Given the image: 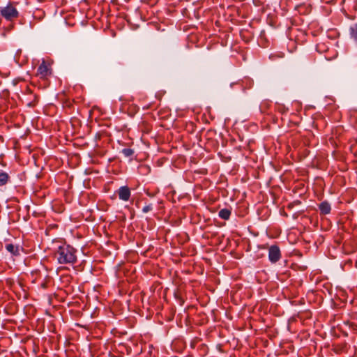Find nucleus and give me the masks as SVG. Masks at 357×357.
Wrapping results in <instances>:
<instances>
[{
	"label": "nucleus",
	"mask_w": 357,
	"mask_h": 357,
	"mask_svg": "<svg viewBox=\"0 0 357 357\" xmlns=\"http://www.w3.org/2000/svg\"><path fill=\"white\" fill-rule=\"evenodd\" d=\"M218 215L220 218L227 220L230 218L231 211L228 208H222L219 211Z\"/></svg>",
	"instance_id": "1a4fd4ad"
},
{
	"label": "nucleus",
	"mask_w": 357,
	"mask_h": 357,
	"mask_svg": "<svg viewBox=\"0 0 357 357\" xmlns=\"http://www.w3.org/2000/svg\"><path fill=\"white\" fill-rule=\"evenodd\" d=\"M278 110L281 112L282 114H284L287 112L288 108H287L285 106L280 105L278 106Z\"/></svg>",
	"instance_id": "ddd939ff"
},
{
	"label": "nucleus",
	"mask_w": 357,
	"mask_h": 357,
	"mask_svg": "<svg viewBox=\"0 0 357 357\" xmlns=\"http://www.w3.org/2000/svg\"><path fill=\"white\" fill-rule=\"evenodd\" d=\"M128 25H130V29L132 30H136L139 26L137 24H128Z\"/></svg>",
	"instance_id": "4468645a"
},
{
	"label": "nucleus",
	"mask_w": 357,
	"mask_h": 357,
	"mask_svg": "<svg viewBox=\"0 0 357 357\" xmlns=\"http://www.w3.org/2000/svg\"><path fill=\"white\" fill-rule=\"evenodd\" d=\"M112 36H115V33L113 32V31H112Z\"/></svg>",
	"instance_id": "f3484780"
},
{
	"label": "nucleus",
	"mask_w": 357,
	"mask_h": 357,
	"mask_svg": "<svg viewBox=\"0 0 357 357\" xmlns=\"http://www.w3.org/2000/svg\"><path fill=\"white\" fill-rule=\"evenodd\" d=\"M282 57V56H280V55H278V54H271L269 58L271 60H275L276 58H281Z\"/></svg>",
	"instance_id": "2eb2a0df"
},
{
	"label": "nucleus",
	"mask_w": 357,
	"mask_h": 357,
	"mask_svg": "<svg viewBox=\"0 0 357 357\" xmlns=\"http://www.w3.org/2000/svg\"><path fill=\"white\" fill-rule=\"evenodd\" d=\"M155 24V28L158 29V25L159 24Z\"/></svg>",
	"instance_id": "dca6fc26"
},
{
	"label": "nucleus",
	"mask_w": 357,
	"mask_h": 357,
	"mask_svg": "<svg viewBox=\"0 0 357 357\" xmlns=\"http://www.w3.org/2000/svg\"><path fill=\"white\" fill-rule=\"evenodd\" d=\"M319 208L320 210L321 213L324 215H327L330 213L331 211V205L327 202H321L319 206Z\"/></svg>",
	"instance_id": "6e6552de"
},
{
	"label": "nucleus",
	"mask_w": 357,
	"mask_h": 357,
	"mask_svg": "<svg viewBox=\"0 0 357 357\" xmlns=\"http://www.w3.org/2000/svg\"><path fill=\"white\" fill-rule=\"evenodd\" d=\"M121 152L126 158L131 157L134 154V151L128 148L123 149Z\"/></svg>",
	"instance_id": "9b49d317"
},
{
	"label": "nucleus",
	"mask_w": 357,
	"mask_h": 357,
	"mask_svg": "<svg viewBox=\"0 0 357 357\" xmlns=\"http://www.w3.org/2000/svg\"><path fill=\"white\" fill-rule=\"evenodd\" d=\"M217 24H218V27H220V23H218Z\"/></svg>",
	"instance_id": "a211bd4d"
},
{
	"label": "nucleus",
	"mask_w": 357,
	"mask_h": 357,
	"mask_svg": "<svg viewBox=\"0 0 357 357\" xmlns=\"http://www.w3.org/2000/svg\"><path fill=\"white\" fill-rule=\"evenodd\" d=\"M217 24H218V27H220V23H218Z\"/></svg>",
	"instance_id": "6ab92c4d"
},
{
	"label": "nucleus",
	"mask_w": 357,
	"mask_h": 357,
	"mask_svg": "<svg viewBox=\"0 0 357 357\" xmlns=\"http://www.w3.org/2000/svg\"><path fill=\"white\" fill-rule=\"evenodd\" d=\"M350 35L353 39L357 40V24H352L350 26Z\"/></svg>",
	"instance_id": "9d476101"
},
{
	"label": "nucleus",
	"mask_w": 357,
	"mask_h": 357,
	"mask_svg": "<svg viewBox=\"0 0 357 357\" xmlns=\"http://www.w3.org/2000/svg\"><path fill=\"white\" fill-rule=\"evenodd\" d=\"M119 197L121 200L127 202L130 197V190L128 186H121L117 191Z\"/></svg>",
	"instance_id": "39448f33"
},
{
	"label": "nucleus",
	"mask_w": 357,
	"mask_h": 357,
	"mask_svg": "<svg viewBox=\"0 0 357 357\" xmlns=\"http://www.w3.org/2000/svg\"><path fill=\"white\" fill-rule=\"evenodd\" d=\"M153 209V205L151 204H148L142 208V212L146 213Z\"/></svg>",
	"instance_id": "f8f14e48"
},
{
	"label": "nucleus",
	"mask_w": 357,
	"mask_h": 357,
	"mask_svg": "<svg viewBox=\"0 0 357 357\" xmlns=\"http://www.w3.org/2000/svg\"><path fill=\"white\" fill-rule=\"evenodd\" d=\"M37 72H38V74L41 76V77H45L50 74V68L46 65V63L44 61L38 66Z\"/></svg>",
	"instance_id": "423d86ee"
},
{
	"label": "nucleus",
	"mask_w": 357,
	"mask_h": 357,
	"mask_svg": "<svg viewBox=\"0 0 357 357\" xmlns=\"http://www.w3.org/2000/svg\"><path fill=\"white\" fill-rule=\"evenodd\" d=\"M281 257L280 250L277 245H271L268 249V259L272 263H276Z\"/></svg>",
	"instance_id": "7ed1b4c3"
},
{
	"label": "nucleus",
	"mask_w": 357,
	"mask_h": 357,
	"mask_svg": "<svg viewBox=\"0 0 357 357\" xmlns=\"http://www.w3.org/2000/svg\"><path fill=\"white\" fill-rule=\"evenodd\" d=\"M10 181V176L6 172L0 169V188L7 185Z\"/></svg>",
	"instance_id": "0eeeda50"
},
{
	"label": "nucleus",
	"mask_w": 357,
	"mask_h": 357,
	"mask_svg": "<svg viewBox=\"0 0 357 357\" xmlns=\"http://www.w3.org/2000/svg\"><path fill=\"white\" fill-rule=\"evenodd\" d=\"M5 249L10 252L13 256H19L21 252L23 251V248L17 244L6 243Z\"/></svg>",
	"instance_id": "20e7f679"
},
{
	"label": "nucleus",
	"mask_w": 357,
	"mask_h": 357,
	"mask_svg": "<svg viewBox=\"0 0 357 357\" xmlns=\"http://www.w3.org/2000/svg\"><path fill=\"white\" fill-rule=\"evenodd\" d=\"M77 250L70 245H60L55 252V257L60 264H73L77 260Z\"/></svg>",
	"instance_id": "f257e3e1"
},
{
	"label": "nucleus",
	"mask_w": 357,
	"mask_h": 357,
	"mask_svg": "<svg viewBox=\"0 0 357 357\" xmlns=\"http://www.w3.org/2000/svg\"><path fill=\"white\" fill-rule=\"evenodd\" d=\"M17 3L9 1L6 6L0 7V15L7 21L16 20L19 16Z\"/></svg>",
	"instance_id": "f03ea898"
}]
</instances>
